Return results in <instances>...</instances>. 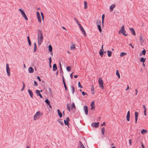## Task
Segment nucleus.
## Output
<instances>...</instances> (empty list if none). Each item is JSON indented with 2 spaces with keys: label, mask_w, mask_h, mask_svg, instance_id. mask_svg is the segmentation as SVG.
Masks as SVG:
<instances>
[{
  "label": "nucleus",
  "mask_w": 148,
  "mask_h": 148,
  "mask_svg": "<svg viewBox=\"0 0 148 148\" xmlns=\"http://www.w3.org/2000/svg\"><path fill=\"white\" fill-rule=\"evenodd\" d=\"M71 67L69 66H67L66 68V69L68 71H70L71 70Z\"/></svg>",
  "instance_id": "obj_36"
},
{
  "label": "nucleus",
  "mask_w": 148,
  "mask_h": 148,
  "mask_svg": "<svg viewBox=\"0 0 148 148\" xmlns=\"http://www.w3.org/2000/svg\"><path fill=\"white\" fill-rule=\"evenodd\" d=\"M94 101H92L91 103L90 106H91V110H92L95 108V106L94 105Z\"/></svg>",
  "instance_id": "obj_18"
},
{
  "label": "nucleus",
  "mask_w": 148,
  "mask_h": 148,
  "mask_svg": "<svg viewBox=\"0 0 148 148\" xmlns=\"http://www.w3.org/2000/svg\"><path fill=\"white\" fill-rule=\"evenodd\" d=\"M34 85L35 86H37L38 85L37 83L35 81H34Z\"/></svg>",
  "instance_id": "obj_49"
},
{
  "label": "nucleus",
  "mask_w": 148,
  "mask_h": 148,
  "mask_svg": "<svg viewBox=\"0 0 148 148\" xmlns=\"http://www.w3.org/2000/svg\"><path fill=\"white\" fill-rule=\"evenodd\" d=\"M71 108H74V109H75L76 108L75 106V104L74 103H73L72 104V106H71Z\"/></svg>",
  "instance_id": "obj_37"
},
{
  "label": "nucleus",
  "mask_w": 148,
  "mask_h": 148,
  "mask_svg": "<svg viewBox=\"0 0 148 148\" xmlns=\"http://www.w3.org/2000/svg\"><path fill=\"white\" fill-rule=\"evenodd\" d=\"M37 78L39 81H41V79H40V77L39 76H37Z\"/></svg>",
  "instance_id": "obj_55"
},
{
  "label": "nucleus",
  "mask_w": 148,
  "mask_h": 148,
  "mask_svg": "<svg viewBox=\"0 0 148 148\" xmlns=\"http://www.w3.org/2000/svg\"><path fill=\"white\" fill-rule=\"evenodd\" d=\"M79 146L81 148H85V147L80 141L79 142Z\"/></svg>",
  "instance_id": "obj_20"
},
{
  "label": "nucleus",
  "mask_w": 148,
  "mask_h": 148,
  "mask_svg": "<svg viewBox=\"0 0 148 148\" xmlns=\"http://www.w3.org/2000/svg\"><path fill=\"white\" fill-rule=\"evenodd\" d=\"M62 75V81H63V83L64 82H65V80H64V78L63 77V76Z\"/></svg>",
  "instance_id": "obj_50"
},
{
  "label": "nucleus",
  "mask_w": 148,
  "mask_h": 148,
  "mask_svg": "<svg viewBox=\"0 0 148 148\" xmlns=\"http://www.w3.org/2000/svg\"><path fill=\"white\" fill-rule=\"evenodd\" d=\"M58 122L62 125H64L63 122L62 121H61L60 120H58Z\"/></svg>",
  "instance_id": "obj_39"
},
{
  "label": "nucleus",
  "mask_w": 148,
  "mask_h": 148,
  "mask_svg": "<svg viewBox=\"0 0 148 148\" xmlns=\"http://www.w3.org/2000/svg\"><path fill=\"white\" fill-rule=\"evenodd\" d=\"M28 42L29 43V45L31 46V42L30 40H28Z\"/></svg>",
  "instance_id": "obj_52"
},
{
  "label": "nucleus",
  "mask_w": 148,
  "mask_h": 148,
  "mask_svg": "<svg viewBox=\"0 0 148 148\" xmlns=\"http://www.w3.org/2000/svg\"><path fill=\"white\" fill-rule=\"evenodd\" d=\"M73 73H72L70 74V77L72 79L73 78Z\"/></svg>",
  "instance_id": "obj_58"
},
{
  "label": "nucleus",
  "mask_w": 148,
  "mask_h": 148,
  "mask_svg": "<svg viewBox=\"0 0 148 148\" xmlns=\"http://www.w3.org/2000/svg\"><path fill=\"white\" fill-rule=\"evenodd\" d=\"M146 53V51L145 49L143 50L139 54L140 56H141L143 55H145Z\"/></svg>",
  "instance_id": "obj_13"
},
{
  "label": "nucleus",
  "mask_w": 148,
  "mask_h": 148,
  "mask_svg": "<svg viewBox=\"0 0 148 148\" xmlns=\"http://www.w3.org/2000/svg\"><path fill=\"white\" fill-rule=\"evenodd\" d=\"M75 45H72L71 47V49H74L75 48Z\"/></svg>",
  "instance_id": "obj_38"
},
{
  "label": "nucleus",
  "mask_w": 148,
  "mask_h": 148,
  "mask_svg": "<svg viewBox=\"0 0 148 148\" xmlns=\"http://www.w3.org/2000/svg\"><path fill=\"white\" fill-rule=\"evenodd\" d=\"M143 107L144 109V111H146V106H145V105H143Z\"/></svg>",
  "instance_id": "obj_47"
},
{
  "label": "nucleus",
  "mask_w": 148,
  "mask_h": 148,
  "mask_svg": "<svg viewBox=\"0 0 148 148\" xmlns=\"http://www.w3.org/2000/svg\"><path fill=\"white\" fill-rule=\"evenodd\" d=\"M102 49H101L99 52V53L101 57H102L103 55V53L102 50L103 51V45L101 47Z\"/></svg>",
  "instance_id": "obj_7"
},
{
  "label": "nucleus",
  "mask_w": 148,
  "mask_h": 148,
  "mask_svg": "<svg viewBox=\"0 0 148 148\" xmlns=\"http://www.w3.org/2000/svg\"><path fill=\"white\" fill-rule=\"evenodd\" d=\"M57 69L56 64H54L53 65V71H55Z\"/></svg>",
  "instance_id": "obj_16"
},
{
  "label": "nucleus",
  "mask_w": 148,
  "mask_h": 148,
  "mask_svg": "<svg viewBox=\"0 0 148 148\" xmlns=\"http://www.w3.org/2000/svg\"><path fill=\"white\" fill-rule=\"evenodd\" d=\"M38 45H40L43 41V37L42 31L40 29L38 30Z\"/></svg>",
  "instance_id": "obj_1"
},
{
  "label": "nucleus",
  "mask_w": 148,
  "mask_h": 148,
  "mask_svg": "<svg viewBox=\"0 0 148 148\" xmlns=\"http://www.w3.org/2000/svg\"><path fill=\"white\" fill-rule=\"evenodd\" d=\"M67 110L69 111H70V109L69 108V104H67Z\"/></svg>",
  "instance_id": "obj_41"
},
{
  "label": "nucleus",
  "mask_w": 148,
  "mask_h": 148,
  "mask_svg": "<svg viewBox=\"0 0 148 148\" xmlns=\"http://www.w3.org/2000/svg\"><path fill=\"white\" fill-rule=\"evenodd\" d=\"M84 110L85 114L87 115L88 112V108L87 106H84Z\"/></svg>",
  "instance_id": "obj_10"
},
{
  "label": "nucleus",
  "mask_w": 148,
  "mask_h": 148,
  "mask_svg": "<svg viewBox=\"0 0 148 148\" xmlns=\"http://www.w3.org/2000/svg\"><path fill=\"white\" fill-rule=\"evenodd\" d=\"M78 86L80 88H82V86L80 84V82H79L78 83Z\"/></svg>",
  "instance_id": "obj_40"
},
{
  "label": "nucleus",
  "mask_w": 148,
  "mask_h": 148,
  "mask_svg": "<svg viewBox=\"0 0 148 148\" xmlns=\"http://www.w3.org/2000/svg\"><path fill=\"white\" fill-rule=\"evenodd\" d=\"M105 130V128L104 127H103L101 128V132H102V134L103 135H104V134Z\"/></svg>",
  "instance_id": "obj_25"
},
{
  "label": "nucleus",
  "mask_w": 148,
  "mask_h": 148,
  "mask_svg": "<svg viewBox=\"0 0 148 148\" xmlns=\"http://www.w3.org/2000/svg\"><path fill=\"white\" fill-rule=\"evenodd\" d=\"M49 50L50 52H51L52 51V48L51 45L49 46Z\"/></svg>",
  "instance_id": "obj_27"
},
{
  "label": "nucleus",
  "mask_w": 148,
  "mask_h": 148,
  "mask_svg": "<svg viewBox=\"0 0 148 148\" xmlns=\"http://www.w3.org/2000/svg\"><path fill=\"white\" fill-rule=\"evenodd\" d=\"M34 52L36 51L37 49V46L36 43L35 42L34 44Z\"/></svg>",
  "instance_id": "obj_26"
},
{
  "label": "nucleus",
  "mask_w": 148,
  "mask_h": 148,
  "mask_svg": "<svg viewBox=\"0 0 148 148\" xmlns=\"http://www.w3.org/2000/svg\"><path fill=\"white\" fill-rule=\"evenodd\" d=\"M6 71L7 73V74L9 76H10V68L8 64H6Z\"/></svg>",
  "instance_id": "obj_4"
},
{
  "label": "nucleus",
  "mask_w": 148,
  "mask_h": 148,
  "mask_svg": "<svg viewBox=\"0 0 148 148\" xmlns=\"http://www.w3.org/2000/svg\"><path fill=\"white\" fill-rule=\"evenodd\" d=\"M64 122L65 124L66 125H67L69 124V122H68L66 121L65 120H64Z\"/></svg>",
  "instance_id": "obj_43"
},
{
  "label": "nucleus",
  "mask_w": 148,
  "mask_h": 148,
  "mask_svg": "<svg viewBox=\"0 0 148 148\" xmlns=\"http://www.w3.org/2000/svg\"><path fill=\"white\" fill-rule=\"evenodd\" d=\"M130 31L133 34V35L134 36L136 35V33L134 30L132 28H130L129 29Z\"/></svg>",
  "instance_id": "obj_14"
},
{
  "label": "nucleus",
  "mask_w": 148,
  "mask_h": 148,
  "mask_svg": "<svg viewBox=\"0 0 148 148\" xmlns=\"http://www.w3.org/2000/svg\"><path fill=\"white\" fill-rule=\"evenodd\" d=\"M60 73H62V74H63V72L62 70V69H60Z\"/></svg>",
  "instance_id": "obj_57"
},
{
  "label": "nucleus",
  "mask_w": 148,
  "mask_h": 148,
  "mask_svg": "<svg viewBox=\"0 0 148 148\" xmlns=\"http://www.w3.org/2000/svg\"><path fill=\"white\" fill-rule=\"evenodd\" d=\"M84 8L85 9H86L88 8L87 3L86 1H84Z\"/></svg>",
  "instance_id": "obj_21"
},
{
  "label": "nucleus",
  "mask_w": 148,
  "mask_h": 148,
  "mask_svg": "<svg viewBox=\"0 0 148 148\" xmlns=\"http://www.w3.org/2000/svg\"><path fill=\"white\" fill-rule=\"evenodd\" d=\"M36 93L37 95H39L41 98H42V97L41 94L40 93L39 90H37L36 91Z\"/></svg>",
  "instance_id": "obj_8"
},
{
  "label": "nucleus",
  "mask_w": 148,
  "mask_h": 148,
  "mask_svg": "<svg viewBox=\"0 0 148 148\" xmlns=\"http://www.w3.org/2000/svg\"><path fill=\"white\" fill-rule=\"evenodd\" d=\"M146 59L143 57L141 58L140 59V62L144 63Z\"/></svg>",
  "instance_id": "obj_24"
},
{
  "label": "nucleus",
  "mask_w": 148,
  "mask_h": 148,
  "mask_svg": "<svg viewBox=\"0 0 148 148\" xmlns=\"http://www.w3.org/2000/svg\"><path fill=\"white\" fill-rule=\"evenodd\" d=\"M82 95H83V96H84L86 95L87 94V93L84 92H82Z\"/></svg>",
  "instance_id": "obj_53"
},
{
  "label": "nucleus",
  "mask_w": 148,
  "mask_h": 148,
  "mask_svg": "<svg viewBox=\"0 0 148 148\" xmlns=\"http://www.w3.org/2000/svg\"><path fill=\"white\" fill-rule=\"evenodd\" d=\"M116 75L118 76L119 78H120V74L118 70H116Z\"/></svg>",
  "instance_id": "obj_31"
},
{
  "label": "nucleus",
  "mask_w": 148,
  "mask_h": 148,
  "mask_svg": "<svg viewBox=\"0 0 148 148\" xmlns=\"http://www.w3.org/2000/svg\"><path fill=\"white\" fill-rule=\"evenodd\" d=\"M99 122L93 123L92 124V126L97 128L99 126Z\"/></svg>",
  "instance_id": "obj_5"
},
{
  "label": "nucleus",
  "mask_w": 148,
  "mask_h": 148,
  "mask_svg": "<svg viewBox=\"0 0 148 148\" xmlns=\"http://www.w3.org/2000/svg\"><path fill=\"white\" fill-rule=\"evenodd\" d=\"M129 142L130 144L131 145L132 141H131V139H130L129 140Z\"/></svg>",
  "instance_id": "obj_64"
},
{
  "label": "nucleus",
  "mask_w": 148,
  "mask_h": 148,
  "mask_svg": "<svg viewBox=\"0 0 148 148\" xmlns=\"http://www.w3.org/2000/svg\"><path fill=\"white\" fill-rule=\"evenodd\" d=\"M49 63L50 64H51V57L49 59Z\"/></svg>",
  "instance_id": "obj_51"
},
{
  "label": "nucleus",
  "mask_w": 148,
  "mask_h": 148,
  "mask_svg": "<svg viewBox=\"0 0 148 148\" xmlns=\"http://www.w3.org/2000/svg\"><path fill=\"white\" fill-rule=\"evenodd\" d=\"M115 6L116 5L114 4L111 5L110 7V11H112L113 10L114 8L115 7Z\"/></svg>",
  "instance_id": "obj_15"
},
{
  "label": "nucleus",
  "mask_w": 148,
  "mask_h": 148,
  "mask_svg": "<svg viewBox=\"0 0 148 148\" xmlns=\"http://www.w3.org/2000/svg\"><path fill=\"white\" fill-rule=\"evenodd\" d=\"M130 45L131 46L132 48V49H134V47L132 45V44L131 43L130 44Z\"/></svg>",
  "instance_id": "obj_63"
},
{
  "label": "nucleus",
  "mask_w": 148,
  "mask_h": 148,
  "mask_svg": "<svg viewBox=\"0 0 148 148\" xmlns=\"http://www.w3.org/2000/svg\"><path fill=\"white\" fill-rule=\"evenodd\" d=\"M99 85V87L100 88H101L102 89H103V84H100Z\"/></svg>",
  "instance_id": "obj_45"
},
{
  "label": "nucleus",
  "mask_w": 148,
  "mask_h": 148,
  "mask_svg": "<svg viewBox=\"0 0 148 148\" xmlns=\"http://www.w3.org/2000/svg\"><path fill=\"white\" fill-rule=\"evenodd\" d=\"M38 19V21L40 22H41V18L40 16L39 17H37Z\"/></svg>",
  "instance_id": "obj_44"
},
{
  "label": "nucleus",
  "mask_w": 148,
  "mask_h": 148,
  "mask_svg": "<svg viewBox=\"0 0 148 148\" xmlns=\"http://www.w3.org/2000/svg\"><path fill=\"white\" fill-rule=\"evenodd\" d=\"M99 85L103 84V82L102 79L100 78H99Z\"/></svg>",
  "instance_id": "obj_19"
},
{
  "label": "nucleus",
  "mask_w": 148,
  "mask_h": 148,
  "mask_svg": "<svg viewBox=\"0 0 148 148\" xmlns=\"http://www.w3.org/2000/svg\"><path fill=\"white\" fill-rule=\"evenodd\" d=\"M105 125V122H104L103 123L101 124V126H102L103 125Z\"/></svg>",
  "instance_id": "obj_62"
},
{
  "label": "nucleus",
  "mask_w": 148,
  "mask_h": 148,
  "mask_svg": "<svg viewBox=\"0 0 148 148\" xmlns=\"http://www.w3.org/2000/svg\"><path fill=\"white\" fill-rule=\"evenodd\" d=\"M82 31L84 33V36H86V32H85L84 29L83 30H82Z\"/></svg>",
  "instance_id": "obj_46"
},
{
  "label": "nucleus",
  "mask_w": 148,
  "mask_h": 148,
  "mask_svg": "<svg viewBox=\"0 0 148 148\" xmlns=\"http://www.w3.org/2000/svg\"><path fill=\"white\" fill-rule=\"evenodd\" d=\"M135 91H136L135 95H136L138 93V90L137 89L135 90Z\"/></svg>",
  "instance_id": "obj_61"
},
{
  "label": "nucleus",
  "mask_w": 148,
  "mask_h": 148,
  "mask_svg": "<svg viewBox=\"0 0 148 148\" xmlns=\"http://www.w3.org/2000/svg\"><path fill=\"white\" fill-rule=\"evenodd\" d=\"M28 91L31 97L33 98V94L32 91L29 89H28Z\"/></svg>",
  "instance_id": "obj_11"
},
{
  "label": "nucleus",
  "mask_w": 148,
  "mask_h": 148,
  "mask_svg": "<svg viewBox=\"0 0 148 148\" xmlns=\"http://www.w3.org/2000/svg\"><path fill=\"white\" fill-rule=\"evenodd\" d=\"M36 13H37V17H39L40 16V14L38 12H37Z\"/></svg>",
  "instance_id": "obj_48"
},
{
  "label": "nucleus",
  "mask_w": 148,
  "mask_h": 148,
  "mask_svg": "<svg viewBox=\"0 0 148 148\" xmlns=\"http://www.w3.org/2000/svg\"><path fill=\"white\" fill-rule=\"evenodd\" d=\"M138 112H137L136 111L135 112V118H138Z\"/></svg>",
  "instance_id": "obj_32"
},
{
  "label": "nucleus",
  "mask_w": 148,
  "mask_h": 148,
  "mask_svg": "<svg viewBox=\"0 0 148 148\" xmlns=\"http://www.w3.org/2000/svg\"><path fill=\"white\" fill-rule=\"evenodd\" d=\"M40 113L39 111H38L36 113L34 117V120H36L40 118Z\"/></svg>",
  "instance_id": "obj_3"
},
{
  "label": "nucleus",
  "mask_w": 148,
  "mask_h": 148,
  "mask_svg": "<svg viewBox=\"0 0 148 148\" xmlns=\"http://www.w3.org/2000/svg\"><path fill=\"white\" fill-rule=\"evenodd\" d=\"M45 102L48 105H49L50 104V101L48 100L47 99L45 100Z\"/></svg>",
  "instance_id": "obj_34"
},
{
  "label": "nucleus",
  "mask_w": 148,
  "mask_h": 148,
  "mask_svg": "<svg viewBox=\"0 0 148 148\" xmlns=\"http://www.w3.org/2000/svg\"><path fill=\"white\" fill-rule=\"evenodd\" d=\"M130 111H128L127 112V114L126 116V118L127 121H130Z\"/></svg>",
  "instance_id": "obj_9"
},
{
  "label": "nucleus",
  "mask_w": 148,
  "mask_h": 148,
  "mask_svg": "<svg viewBox=\"0 0 148 148\" xmlns=\"http://www.w3.org/2000/svg\"><path fill=\"white\" fill-rule=\"evenodd\" d=\"M107 52L108 53V56L109 57H111L112 56V52L109 50H108Z\"/></svg>",
  "instance_id": "obj_22"
},
{
  "label": "nucleus",
  "mask_w": 148,
  "mask_h": 148,
  "mask_svg": "<svg viewBox=\"0 0 148 148\" xmlns=\"http://www.w3.org/2000/svg\"><path fill=\"white\" fill-rule=\"evenodd\" d=\"M101 20H98V21H97L96 23V24H97V26H98V25H101Z\"/></svg>",
  "instance_id": "obj_29"
},
{
  "label": "nucleus",
  "mask_w": 148,
  "mask_h": 148,
  "mask_svg": "<svg viewBox=\"0 0 148 148\" xmlns=\"http://www.w3.org/2000/svg\"><path fill=\"white\" fill-rule=\"evenodd\" d=\"M71 88L72 93L73 94L74 93V92H75L74 87L73 86H71Z\"/></svg>",
  "instance_id": "obj_30"
},
{
  "label": "nucleus",
  "mask_w": 148,
  "mask_h": 148,
  "mask_svg": "<svg viewBox=\"0 0 148 148\" xmlns=\"http://www.w3.org/2000/svg\"><path fill=\"white\" fill-rule=\"evenodd\" d=\"M77 25L80 28V29H81V31L82 30H83L84 29L79 23H78V24H77Z\"/></svg>",
  "instance_id": "obj_28"
},
{
  "label": "nucleus",
  "mask_w": 148,
  "mask_h": 148,
  "mask_svg": "<svg viewBox=\"0 0 148 148\" xmlns=\"http://www.w3.org/2000/svg\"><path fill=\"white\" fill-rule=\"evenodd\" d=\"M147 132V131L146 130H145V129H143L141 131V133L142 134H144V133H146Z\"/></svg>",
  "instance_id": "obj_23"
},
{
  "label": "nucleus",
  "mask_w": 148,
  "mask_h": 148,
  "mask_svg": "<svg viewBox=\"0 0 148 148\" xmlns=\"http://www.w3.org/2000/svg\"><path fill=\"white\" fill-rule=\"evenodd\" d=\"M21 14L22 16L23 17L26 21H27L28 19L25 13L24 12H21Z\"/></svg>",
  "instance_id": "obj_6"
},
{
  "label": "nucleus",
  "mask_w": 148,
  "mask_h": 148,
  "mask_svg": "<svg viewBox=\"0 0 148 148\" xmlns=\"http://www.w3.org/2000/svg\"><path fill=\"white\" fill-rule=\"evenodd\" d=\"M97 26L98 27V29L99 30L100 32H101L102 31V29H101V25H98V26Z\"/></svg>",
  "instance_id": "obj_35"
},
{
  "label": "nucleus",
  "mask_w": 148,
  "mask_h": 148,
  "mask_svg": "<svg viewBox=\"0 0 148 148\" xmlns=\"http://www.w3.org/2000/svg\"><path fill=\"white\" fill-rule=\"evenodd\" d=\"M66 121L68 122H69V118L68 117H67L66 119Z\"/></svg>",
  "instance_id": "obj_56"
},
{
  "label": "nucleus",
  "mask_w": 148,
  "mask_h": 148,
  "mask_svg": "<svg viewBox=\"0 0 148 148\" xmlns=\"http://www.w3.org/2000/svg\"><path fill=\"white\" fill-rule=\"evenodd\" d=\"M63 83L64 88H65L66 87V86L65 82H64Z\"/></svg>",
  "instance_id": "obj_60"
},
{
  "label": "nucleus",
  "mask_w": 148,
  "mask_h": 148,
  "mask_svg": "<svg viewBox=\"0 0 148 148\" xmlns=\"http://www.w3.org/2000/svg\"><path fill=\"white\" fill-rule=\"evenodd\" d=\"M126 54V53L124 52H121V53L120 56L121 57H123L125 56Z\"/></svg>",
  "instance_id": "obj_33"
},
{
  "label": "nucleus",
  "mask_w": 148,
  "mask_h": 148,
  "mask_svg": "<svg viewBox=\"0 0 148 148\" xmlns=\"http://www.w3.org/2000/svg\"><path fill=\"white\" fill-rule=\"evenodd\" d=\"M124 27L123 25L121 27L120 30L119 31V34L120 33H122L123 35L126 36L127 34H125L126 31L124 30Z\"/></svg>",
  "instance_id": "obj_2"
},
{
  "label": "nucleus",
  "mask_w": 148,
  "mask_h": 148,
  "mask_svg": "<svg viewBox=\"0 0 148 148\" xmlns=\"http://www.w3.org/2000/svg\"><path fill=\"white\" fill-rule=\"evenodd\" d=\"M102 20H104V18H105V15L104 14H103L102 15Z\"/></svg>",
  "instance_id": "obj_54"
},
{
  "label": "nucleus",
  "mask_w": 148,
  "mask_h": 148,
  "mask_svg": "<svg viewBox=\"0 0 148 148\" xmlns=\"http://www.w3.org/2000/svg\"><path fill=\"white\" fill-rule=\"evenodd\" d=\"M129 89V86L128 85H127V88L125 90H126L127 91V90H128Z\"/></svg>",
  "instance_id": "obj_59"
},
{
  "label": "nucleus",
  "mask_w": 148,
  "mask_h": 148,
  "mask_svg": "<svg viewBox=\"0 0 148 148\" xmlns=\"http://www.w3.org/2000/svg\"><path fill=\"white\" fill-rule=\"evenodd\" d=\"M58 113V116L60 117V118H61L62 116V113L61 112L59 109L57 110Z\"/></svg>",
  "instance_id": "obj_17"
},
{
  "label": "nucleus",
  "mask_w": 148,
  "mask_h": 148,
  "mask_svg": "<svg viewBox=\"0 0 148 148\" xmlns=\"http://www.w3.org/2000/svg\"><path fill=\"white\" fill-rule=\"evenodd\" d=\"M29 72V73H33L34 71L33 68L32 67H30L28 69Z\"/></svg>",
  "instance_id": "obj_12"
},
{
  "label": "nucleus",
  "mask_w": 148,
  "mask_h": 148,
  "mask_svg": "<svg viewBox=\"0 0 148 148\" xmlns=\"http://www.w3.org/2000/svg\"><path fill=\"white\" fill-rule=\"evenodd\" d=\"M74 20L76 22V23H77V24H78V23H79L78 20L76 18H74Z\"/></svg>",
  "instance_id": "obj_42"
}]
</instances>
